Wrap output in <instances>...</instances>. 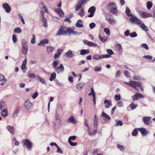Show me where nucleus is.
<instances>
[{"label":"nucleus","mask_w":155,"mask_h":155,"mask_svg":"<svg viewBox=\"0 0 155 155\" xmlns=\"http://www.w3.org/2000/svg\"><path fill=\"white\" fill-rule=\"evenodd\" d=\"M101 55H99L97 54L94 55L93 56V58L94 60H98L102 59Z\"/></svg>","instance_id":"nucleus-35"},{"label":"nucleus","mask_w":155,"mask_h":155,"mask_svg":"<svg viewBox=\"0 0 155 155\" xmlns=\"http://www.w3.org/2000/svg\"><path fill=\"white\" fill-rule=\"evenodd\" d=\"M58 14L61 17H63L64 16V13L63 11L61 9V10H60V11L59 12Z\"/></svg>","instance_id":"nucleus-56"},{"label":"nucleus","mask_w":155,"mask_h":155,"mask_svg":"<svg viewBox=\"0 0 155 155\" xmlns=\"http://www.w3.org/2000/svg\"><path fill=\"white\" fill-rule=\"evenodd\" d=\"M116 6V4L114 2H110L107 5V7L110 9L114 8Z\"/></svg>","instance_id":"nucleus-26"},{"label":"nucleus","mask_w":155,"mask_h":155,"mask_svg":"<svg viewBox=\"0 0 155 155\" xmlns=\"http://www.w3.org/2000/svg\"><path fill=\"white\" fill-rule=\"evenodd\" d=\"M6 128L11 134H14L15 131L13 127L8 125L6 127Z\"/></svg>","instance_id":"nucleus-19"},{"label":"nucleus","mask_w":155,"mask_h":155,"mask_svg":"<svg viewBox=\"0 0 155 155\" xmlns=\"http://www.w3.org/2000/svg\"><path fill=\"white\" fill-rule=\"evenodd\" d=\"M38 91H35L32 95V97L33 99H35L38 97Z\"/></svg>","instance_id":"nucleus-50"},{"label":"nucleus","mask_w":155,"mask_h":155,"mask_svg":"<svg viewBox=\"0 0 155 155\" xmlns=\"http://www.w3.org/2000/svg\"><path fill=\"white\" fill-rule=\"evenodd\" d=\"M142 28L143 30L146 31H148V29L147 27L144 24L141 22V23L138 25Z\"/></svg>","instance_id":"nucleus-21"},{"label":"nucleus","mask_w":155,"mask_h":155,"mask_svg":"<svg viewBox=\"0 0 155 155\" xmlns=\"http://www.w3.org/2000/svg\"><path fill=\"white\" fill-rule=\"evenodd\" d=\"M137 105V104H134V103H131L130 105V107L131 108L132 110L136 108Z\"/></svg>","instance_id":"nucleus-43"},{"label":"nucleus","mask_w":155,"mask_h":155,"mask_svg":"<svg viewBox=\"0 0 155 155\" xmlns=\"http://www.w3.org/2000/svg\"><path fill=\"white\" fill-rule=\"evenodd\" d=\"M138 134V131L137 130V129H135L132 132V135L133 136H136Z\"/></svg>","instance_id":"nucleus-58"},{"label":"nucleus","mask_w":155,"mask_h":155,"mask_svg":"<svg viewBox=\"0 0 155 155\" xmlns=\"http://www.w3.org/2000/svg\"><path fill=\"white\" fill-rule=\"evenodd\" d=\"M59 62L58 60H55L53 62L52 65L55 71L58 73L63 72L64 70V67L62 64H61L59 67H57Z\"/></svg>","instance_id":"nucleus-3"},{"label":"nucleus","mask_w":155,"mask_h":155,"mask_svg":"<svg viewBox=\"0 0 155 155\" xmlns=\"http://www.w3.org/2000/svg\"><path fill=\"white\" fill-rule=\"evenodd\" d=\"M141 46L142 47L144 48L147 50H148L149 49L148 46L146 44H141Z\"/></svg>","instance_id":"nucleus-59"},{"label":"nucleus","mask_w":155,"mask_h":155,"mask_svg":"<svg viewBox=\"0 0 155 155\" xmlns=\"http://www.w3.org/2000/svg\"><path fill=\"white\" fill-rule=\"evenodd\" d=\"M86 0H79L75 6L76 11L77 12L80 10L78 12V15L81 17H82L85 15L83 8L82 7V6L83 5L86 3Z\"/></svg>","instance_id":"nucleus-1"},{"label":"nucleus","mask_w":155,"mask_h":155,"mask_svg":"<svg viewBox=\"0 0 155 155\" xmlns=\"http://www.w3.org/2000/svg\"><path fill=\"white\" fill-rule=\"evenodd\" d=\"M151 119L150 117H144L143 118V121L145 124L146 125H149L150 124V120Z\"/></svg>","instance_id":"nucleus-13"},{"label":"nucleus","mask_w":155,"mask_h":155,"mask_svg":"<svg viewBox=\"0 0 155 155\" xmlns=\"http://www.w3.org/2000/svg\"><path fill=\"white\" fill-rule=\"evenodd\" d=\"M130 21L135 24H137L138 25L141 23V21L139 18L136 16L132 15L130 18Z\"/></svg>","instance_id":"nucleus-8"},{"label":"nucleus","mask_w":155,"mask_h":155,"mask_svg":"<svg viewBox=\"0 0 155 155\" xmlns=\"http://www.w3.org/2000/svg\"><path fill=\"white\" fill-rule=\"evenodd\" d=\"M138 94H139V93L137 92L135 93V94L133 95L132 97L133 100L135 101L136 100H138Z\"/></svg>","instance_id":"nucleus-39"},{"label":"nucleus","mask_w":155,"mask_h":155,"mask_svg":"<svg viewBox=\"0 0 155 155\" xmlns=\"http://www.w3.org/2000/svg\"><path fill=\"white\" fill-rule=\"evenodd\" d=\"M139 14L143 18H147L149 17H151L153 16L151 14L145 12H139Z\"/></svg>","instance_id":"nucleus-11"},{"label":"nucleus","mask_w":155,"mask_h":155,"mask_svg":"<svg viewBox=\"0 0 155 155\" xmlns=\"http://www.w3.org/2000/svg\"><path fill=\"white\" fill-rule=\"evenodd\" d=\"M66 56L68 58H71L73 57V53L71 50H69L66 53Z\"/></svg>","instance_id":"nucleus-31"},{"label":"nucleus","mask_w":155,"mask_h":155,"mask_svg":"<svg viewBox=\"0 0 155 155\" xmlns=\"http://www.w3.org/2000/svg\"><path fill=\"white\" fill-rule=\"evenodd\" d=\"M18 112H19V110H15L14 112V113H13V114L12 115V117H13V118H15V117H16L17 115H18Z\"/></svg>","instance_id":"nucleus-49"},{"label":"nucleus","mask_w":155,"mask_h":155,"mask_svg":"<svg viewBox=\"0 0 155 155\" xmlns=\"http://www.w3.org/2000/svg\"><path fill=\"white\" fill-rule=\"evenodd\" d=\"M106 20L110 24H113L114 23H116L113 20L109 18H106Z\"/></svg>","instance_id":"nucleus-41"},{"label":"nucleus","mask_w":155,"mask_h":155,"mask_svg":"<svg viewBox=\"0 0 155 155\" xmlns=\"http://www.w3.org/2000/svg\"><path fill=\"white\" fill-rule=\"evenodd\" d=\"M137 34L136 32H134L132 33H131L130 34V36L132 38H134L137 37Z\"/></svg>","instance_id":"nucleus-48"},{"label":"nucleus","mask_w":155,"mask_h":155,"mask_svg":"<svg viewBox=\"0 0 155 155\" xmlns=\"http://www.w3.org/2000/svg\"><path fill=\"white\" fill-rule=\"evenodd\" d=\"M47 49L48 53L50 54L51 53L53 50L55 49V48L51 46H48Z\"/></svg>","instance_id":"nucleus-33"},{"label":"nucleus","mask_w":155,"mask_h":155,"mask_svg":"<svg viewBox=\"0 0 155 155\" xmlns=\"http://www.w3.org/2000/svg\"><path fill=\"white\" fill-rule=\"evenodd\" d=\"M2 116L4 118L6 117L8 115V110L6 109H3L1 112Z\"/></svg>","instance_id":"nucleus-24"},{"label":"nucleus","mask_w":155,"mask_h":155,"mask_svg":"<svg viewBox=\"0 0 155 155\" xmlns=\"http://www.w3.org/2000/svg\"><path fill=\"white\" fill-rule=\"evenodd\" d=\"M68 123H71L75 124L76 123V121L74 116L71 115L67 120Z\"/></svg>","instance_id":"nucleus-14"},{"label":"nucleus","mask_w":155,"mask_h":155,"mask_svg":"<svg viewBox=\"0 0 155 155\" xmlns=\"http://www.w3.org/2000/svg\"><path fill=\"white\" fill-rule=\"evenodd\" d=\"M123 125L122 122L121 121H118L117 124L115 125V126H121Z\"/></svg>","instance_id":"nucleus-64"},{"label":"nucleus","mask_w":155,"mask_h":155,"mask_svg":"<svg viewBox=\"0 0 155 155\" xmlns=\"http://www.w3.org/2000/svg\"><path fill=\"white\" fill-rule=\"evenodd\" d=\"M130 11L129 8L128 7L126 8L125 12L127 14V15L128 16H131L132 15L131 14H130Z\"/></svg>","instance_id":"nucleus-40"},{"label":"nucleus","mask_w":155,"mask_h":155,"mask_svg":"<svg viewBox=\"0 0 155 155\" xmlns=\"http://www.w3.org/2000/svg\"><path fill=\"white\" fill-rule=\"evenodd\" d=\"M32 38L31 40V42L32 44H34L35 43V37L34 35H32Z\"/></svg>","instance_id":"nucleus-55"},{"label":"nucleus","mask_w":155,"mask_h":155,"mask_svg":"<svg viewBox=\"0 0 155 155\" xmlns=\"http://www.w3.org/2000/svg\"><path fill=\"white\" fill-rule=\"evenodd\" d=\"M124 73L125 76L127 78H129L130 77V74L128 71H124Z\"/></svg>","instance_id":"nucleus-61"},{"label":"nucleus","mask_w":155,"mask_h":155,"mask_svg":"<svg viewBox=\"0 0 155 155\" xmlns=\"http://www.w3.org/2000/svg\"><path fill=\"white\" fill-rule=\"evenodd\" d=\"M28 76L31 78H35V75L31 73H29L28 74Z\"/></svg>","instance_id":"nucleus-62"},{"label":"nucleus","mask_w":155,"mask_h":155,"mask_svg":"<svg viewBox=\"0 0 155 155\" xmlns=\"http://www.w3.org/2000/svg\"><path fill=\"white\" fill-rule=\"evenodd\" d=\"M48 40L47 39H45L42 40L41 41L38 43V45L43 46L45 44H46L48 43Z\"/></svg>","instance_id":"nucleus-17"},{"label":"nucleus","mask_w":155,"mask_h":155,"mask_svg":"<svg viewBox=\"0 0 155 155\" xmlns=\"http://www.w3.org/2000/svg\"><path fill=\"white\" fill-rule=\"evenodd\" d=\"M96 26L95 24L93 22L91 23L89 25V27L91 29L94 28Z\"/></svg>","instance_id":"nucleus-63"},{"label":"nucleus","mask_w":155,"mask_h":155,"mask_svg":"<svg viewBox=\"0 0 155 155\" xmlns=\"http://www.w3.org/2000/svg\"><path fill=\"white\" fill-rule=\"evenodd\" d=\"M55 120L53 125L54 127H60L61 123L60 117L57 113L55 115Z\"/></svg>","instance_id":"nucleus-6"},{"label":"nucleus","mask_w":155,"mask_h":155,"mask_svg":"<svg viewBox=\"0 0 155 155\" xmlns=\"http://www.w3.org/2000/svg\"><path fill=\"white\" fill-rule=\"evenodd\" d=\"M67 34L66 28L63 27H61L58 31L56 34V36H59L61 35H65Z\"/></svg>","instance_id":"nucleus-9"},{"label":"nucleus","mask_w":155,"mask_h":155,"mask_svg":"<svg viewBox=\"0 0 155 155\" xmlns=\"http://www.w3.org/2000/svg\"><path fill=\"white\" fill-rule=\"evenodd\" d=\"M84 85L83 82H81L78 83L76 85V88L79 90H80L83 87Z\"/></svg>","instance_id":"nucleus-23"},{"label":"nucleus","mask_w":155,"mask_h":155,"mask_svg":"<svg viewBox=\"0 0 155 155\" xmlns=\"http://www.w3.org/2000/svg\"><path fill=\"white\" fill-rule=\"evenodd\" d=\"M22 51L23 54L24 55H26L28 53V46L25 40H23L22 41Z\"/></svg>","instance_id":"nucleus-7"},{"label":"nucleus","mask_w":155,"mask_h":155,"mask_svg":"<svg viewBox=\"0 0 155 155\" xmlns=\"http://www.w3.org/2000/svg\"><path fill=\"white\" fill-rule=\"evenodd\" d=\"M104 103L106 104L105 107L106 108H109L112 106V102L110 100H105L104 101Z\"/></svg>","instance_id":"nucleus-16"},{"label":"nucleus","mask_w":155,"mask_h":155,"mask_svg":"<svg viewBox=\"0 0 155 155\" xmlns=\"http://www.w3.org/2000/svg\"><path fill=\"white\" fill-rule=\"evenodd\" d=\"M14 31L15 33H19L21 32V29L19 28H17L14 29Z\"/></svg>","instance_id":"nucleus-45"},{"label":"nucleus","mask_w":155,"mask_h":155,"mask_svg":"<svg viewBox=\"0 0 155 155\" xmlns=\"http://www.w3.org/2000/svg\"><path fill=\"white\" fill-rule=\"evenodd\" d=\"M7 82V80L4 75L0 77V85L2 86L5 84Z\"/></svg>","instance_id":"nucleus-15"},{"label":"nucleus","mask_w":155,"mask_h":155,"mask_svg":"<svg viewBox=\"0 0 155 155\" xmlns=\"http://www.w3.org/2000/svg\"><path fill=\"white\" fill-rule=\"evenodd\" d=\"M63 51V50L61 49H58V52L54 55V58L55 59H57L62 53Z\"/></svg>","instance_id":"nucleus-25"},{"label":"nucleus","mask_w":155,"mask_h":155,"mask_svg":"<svg viewBox=\"0 0 155 155\" xmlns=\"http://www.w3.org/2000/svg\"><path fill=\"white\" fill-rule=\"evenodd\" d=\"M102 116L103 117L106 118L108 120H110V117L108 115L105 113L104 112H103L102 114Z\"/></svg>","instance_id":"nucleus-38"},{"label":"nucleus","mask_w":155,"mask_h":155,"mask_svg":"<svg viewBox=\"0 0 155 155\" xmlns=\"http://www.w3.org/2000/svg\"><path fill=\"white\" fill-rule=\"evenodd\" d=\"M107 52L108 53V54L111 56V55L114 54V53L113 51L110 49H107Z\"/></svg>","instance_id":"nucleus-54"},{"label":"nucleus","mask_w":155,"mask_h":155,"mask_svg":"<svg viewBox=\"0 0 155 155\" xmlns=\"http://www.w3.org/2000/svg\"><path fill=\"white\" fill-rule=\"evenodd\" d=\"M102 67L101 66H96L95 67V68L94 70L95 72H100L101 70Z\"/></svg>","instance_id":"nucleus-36"},{"label":"nucleus","mask_w":155,"mask_h":155,"mask_svg":"<svg viewBox=\"0 0 155 155\" xmlns=\"http://www.w3.org/2000/svg\"><path fill=\"white\" fill-rule=\"evenodd\" d=\"M110 12L114 14H116L118 12L117 7H116L114 8H111L110 9Z\"/></svg>","instance_id":"nucleus-32"},{"label":"nucleus","mask_w":155,"mask_h":155,"mask_svg":"<svg viewBox=\"0 0 155 155\" xmlns=\"http://www.w3.org/2000/svg\"><path fill=\"white\" fill-rule=\"evenodd\" d=\"M36 78L38 80H39L42 84L45 85L46 84V82L44 79L42 78L41 77L38 76H37Z\"/></svg>","instance_id":"nucleus-29"},{"label":"nucleus","mask_w":155,"mask_h":155,"mask_svg":"<svg viewBox=\"0 0 155 155\" xmlns=\"http://www.w3.org/2000/svg\"><path fill=\"white\" fill-rule=\"evenodd\" d=\"M41 19L42 21L43 25L44 27L45 28L47 27L48 25L47 24V21L46 18L45 17L41 18Z\"/></svg>","instance_id":"nucleus-30"},{"label":"nucleus","mask_w":155,"mask_h":155,"mask_svg":"<svg viewBox=\"0 0 155 155\" xmlns=\"http://www.w3.org/2000/svg\"><path fill=\"white\" fill-rule=\"evenodd\" d=\"M76 138V136H71L69 137L68 139V141L72 140H74Z\"/></svg>","instance_id":"nucleus-46"},{"label":"nucleus","mask_w":155,"mask_h":155,"mask_svg":"<svg viewBox=\"0 0 155 155\" xmlns=\"http://www.w3.org/2000/svg\"><path fill=\"white\" fill-rule=\"evenodd\" d=\"M56 77V74L55 72H54L51 74V77L49 78V80L51 81H52L54 79H55Z\"/></svg>","instance_id":"nucleus-34"},{"label":"nucleus","mask_w":155,"mask_h":155,"mask_svg":"<svg viewBox=\"0 0 155 155\" xmlns=\"http://www.w3.org/2000/svg\"><path fill=\"white\" fill-rule=\"evenodd\" d=\"M89 53V49H82L80 52V54L81 55H84L85 54H87Z\"/></svg>","instance_id":"nucleus-28"},{"label":"nucleus","mask_w":155,"mask_h":155,"mask_svg":"<svg viewBox=\"0 0 155 155\" xmlns=\"http://www.w3.org/2000/svg\"><path fill=\"white\" fill-rule=\"evenodd\" d=\"M125 84L129 85V86L134 88L135 89L138 91L136 87H138L139 89H140L143 90L141 83L140 82L135 81H130L129 82H124Z\"/></svg>","instance_id":"nucleus-4"},{"label":"nucleus","mask_w":155,"mask_h":155,"mask_svg":"<svg viewBox=\"0 0 155 155\" xmlns=\"http://www.w3.org/2000/svg\"><path fill=\"white\" fill-rule=\"evenodd\" d=\"M23 146L26 148L28 150H31L33 146V143L28 139H25L22 140Z\"/></svg>","instance_id":"nucleus-5"},{"label":"nucleus","mask_w":155,"mask_h":155,"mask_svg":"<svg viewBox=\"0 0 155 155\" xmlns=\"http://www.w3.org/2000/svg\"><path fill=\"white\" fill-rule=\"evenodd\" d=\"M114 99L116 101H118L120 99V95H116L114 97Z\"/></svg>","instance_id":"nucleus-53"},{"label":"nucleus","mask_w":155,"mask_h":155,"mask_svg":"<svg viewBox=\"0 0 155 155\" xmlns=\"http://www.w3.org/2000/svg\"><path fill=\"white\" fill-rule=\"evenodd\" d=\"M153 4L150 1H148L147 3V9L150 10Z\"/></svg>","instance_id":"nucleus-37"},{"label":"nucleus","mask_w":155,"mask_h":155,"mask_svg":"<svg viewBox=\"0 0 155 155\" xmlns=\"http://www.w3.org/2000/svg\"><path fill=\"white\" fill-rule=\"evenodd\" d=\"M76 26L78 28H82L83 27V22L81 19L78 20L76 24Z\"/></svg>","instance_id":"nucleus-22"},{"label":"nucleus","mask_w":155,"mask_h":155,"mask_svg":"<svg viewBox=\"0 0 155 155\" xmlns=\"http://www.w3.org/2000/svg\"><path fill=\"white\" fill-rule=\"evenodd\" d=\"M12 39L14 43H15L16 42L17 39L16 36L14 34L12 35Z\"/></svg>","instance_id":"nucleus-57"},{"label":"nucleus","mask_w":155,"mask_h":155,"mask_svg":"<svg viewBox=\"0 0 155 155\" xmlns=\"http://www.w3.org/2000/svg\"><path fill=\"white\" fill-rule=\"evenodd\" d=\"M133 79L135 80L140 81L141 79V78L139 76L134 75L133 76Z\"/></svg>","instance_id":"nucleus-44"},{"label":"nucleus","mask_w":155,"mask_h":155,"mask_svg":"<svg viewBox=\"0 0 155 155\" xmlns=\"http://www.w3.org/2000/svg\"><path fill=\"white\" fill-rule=\"evenodd\" d=\"M6 107L7 106L4 101H1L0 102V109L1 110L6 109Z\"/></svg>","instance_id":"nucleus-27"},{"label":"nucleus","mask_w":155,"mask_h":155,"mask_svg":"<svg viewBox=\"0 0 155 155\" xmlns=\"http://www.w3.org/2000/svg\"><path fill=\"white\" fill-rule=\"evenodd\" d=\"M104 31L106 34L107 35H109L110 34V31L108 28H105Z\"/></svg>","instance_id":"nucleus-51"},{"label":"nucleus","mask_w":155,"mask_h":155,"mask_svg":"<svg viewBox=\"0 0 155 155\" xmlns=\"http://www.w3.org/2000/svg\"><path fill=\"white\" fill-rule=\"evenodd\" d=\"M57 108L58 109L60 110L62 112L63 111V108L61 104H59L58 105L57 107Z\"/></svg>","instance_id":"nucleus-60"},{"label":"nucleus","mask_w":155,"mask_h":155,"mask_svg":"<svg viewBox=\"0 0 155 155\" xmlns=\"http://www.w3.org/2000/svg\"><path fill=\"white\" fill-rule=\"evenodd\" d=\"M96 10V8L94 6L91 7L88 10V12L90 13L88 15V17H92L94 15V12Z\"/></svg>","instance_id":"nucleus-10"},{"label":"nucleus","mask_w":155,"mask_h":155,"mask_svg":"<svg viewBox=\"0 0 155 155\" xmlns=\"http://www.w3.org/2000/svg\"><path fill=\"white\" fill-rule=\"evenodd\" d=\"M138 130L142 135H146L148 133L146 129L143 127L139 128Z\"/></svg>","instance_id":"nucleus-20"},{"label":"nucleus","mask_w":155,"mask_h":155,"mask_svg":"<svg viewBox=\"0 0 155 155\" xmlns=\"http://www.w3.org/2000/svg\"><path fill=\"white\" fill-rule=\"evenodd\" d=\"M33 105V103L31 102L29 99L26 100L24 102L23 108V111L26 113H29L32 109Z\"/></svg>","instance_id":"nucleus-2"},{"label":"nucleus","mask_w":155,"mask_h":155,"mask_svg":"<svg viewBox=\"0 0 155 155\" xmlns=\"http://www.w3.org/2000/svg\"><path fill=\"white\" fill-rule=\"evenodd\" d=\"M57 148V153L60 154H62L63 153V151L58 146Z\"/></svg>","instance_id":"nucleus-42"},{"label":"nucleus","mask_w":155,"mask_h":155,"mask_svg":"<svg viewBox=\"0 0 155 155\" xmlns=\"http://www.w3.org/2000/svg\"><path fill=\"white\" fill-rule=\"evenodd\" d=\"M101 57H102V59L103 58H108L111 57V56L108 54H106L104 55H101Z\"/></svg>","instance_id":"nucleus-52"},{"label":"nucleus","mask_w":155,"mask_h":155,"mask_svg":"<svg viewBox=\"0 0 155 155\" xmlns=\"http://www.w3.org/2000/svg\"><path fill=\"white\" fill-rule=\"evenodd\" d=\"M117 147L119 149H120L122 151H124V149H125L123 145L117 144Z\"/></svg>","instance_id":"nucleus-47"},{"label":"nucleus","mask_w":155,"mask_h":155,"mask_svg":"<svg viewBox=\"0 0 155 155\" xmlns=\"http://www.w3.org/2000/svg\"><path fill=\"white\" fill-rule=\"evenodd\" d=\"M83 42L84 44L91 47H93V46L94 44L92 42L88 41L85 39L83 40Z\"/></svg>","instance_id":"nucleus-18"},{"label":"nucleus","mask_w":155,"mask_h":155,"mask_svg":"<svg viewBox=\"0 0 155 155\" xmlns=\"http://www.w3.org/2000/svg\"><path fill=\"white\" fill-rule=\"evenodd\" d=\"M2 7L7 13H9L11 11V7L7 3H5L2 4Z\"/></svg>","instance_id":"nucleus-12"}]
</instances>
